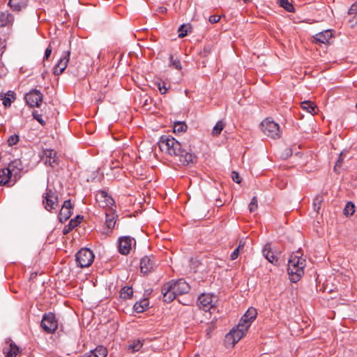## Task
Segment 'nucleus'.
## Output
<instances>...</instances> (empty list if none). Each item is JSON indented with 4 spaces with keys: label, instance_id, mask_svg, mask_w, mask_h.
I'll list each match as a JSON object with an SVG mask.
<instances>
[{
    "label": "nucleus",
    "instance_id": "nucleus-1",
    "mask_svg": "<svg viewBox=\"0 0 357 357\" xmlns=\"http://www.w3.org/2000/svg\"><path fill=\"white\" fill-rule=\"evenodd\" d=\"M158 146L162 152L178 158L183 165H189L196 162V156L183 149L181 143L170 135H162L158 142Z\"/></svg>",
    "mask_w": 357,
    "mask_h": 357
},
{
    "label": "nucleus",
    "instance_id": "nucleus-2",
    "mask_svg": "<svg viewBox=\"0 0 357 357\" xmlns=\"http://www.w3.org/2000/svg\"><path fill=\"white\" fill-rule=\"evenodd\" d=\"M306 266L305 259L303 257L301 250H298L293 252L288 261L287 271L289 280L292 282H297L304 274V268Z\"/></svg>",
    "mask_w": 357,
    "mask_h": 357
},
{
    "label": "nucleus",
    "instance_id": "nucleus-3",
    "mask_svg": "<svg viewBox=\"0 0 357 357\" xmlns=\"http://www.w3.org/2000/svg\"><path fill=\"white\" fill-rule=\"evenodd\" d=\"M218 297L213 294L203 293L198 297V305L206 312H213L216 310Z\"/></svg>",
    "mask_w": 357,
    "mask_h": 357
},
{
    "label": "nucleus",
    "instance_id": "nucleus-4",
    "mask_svg": "<svg viewBox=\"0 0 357 357\" xmlns=\"http://www.w3.org/2000/svg\"><path fill=\"white\" fill-rule=\"evenodd\" d=\"M261 127L263 132L271 138L278 139L281 136L279 125L268 118L261 122Z\"/></svg>",
    "mask_w": 357,
    "mask_h": 357
},
{
    "label": "nucleus",
    "instance_id": "nucleus-5",
    "mask_svg": "<svg viewBox=\"0 0 357 357\" xmlns=\"http://www.w3.org/2000/svg\"><path fill=\"white\" fill-rule=\"evenodd\" d=\"M76 262L81 268L90 266L94 260V255L89 248H82L76 254Z\"/></svg>",
    "mask_w": 357,
    "mask_h": 357
},
{
    "label": "nucleus",
    "instance_id": "nucleus-6",
    "mask_svg": "<svg viewBox=\"0 0 357 357\" xmlns=\"http://www.w3.org/2000/svg\"><path fill=\"white\" fill-rule=\"evenodd\" d=\"M43 203L45 208L48 211H52L58 207V195L53 190L47 188L45 192L43 195Z\"/></svg>",
    "mask_w": 357,
    "mask_h": 357
},
{
    "label": "nucleus",
    "instance_id": "nucleus-7",
    "mask_svg": "<svg viewBox=\"0 0 357 357\" xmlns=\"http://www.w3.org/2000/svg\"><path fill=\"white\" fill-rule=\"evenodd\" d=\"M248 325H243L238 323L236 328H234L227 335L226 340L227 342L231 341V344L234 346L241 339H242L246 334L248 330Z\"/></svg>",
    "mask_w": 357,
    "mask_h": 357
},
{
    "label": "nucleus",
    "instance_id": "nucleus-8",
    "mask_svg": "<svg viewBox=\"0 0 357 357\" xmlns=\"http://www.w3.org/2000/svg\"><path fill=\"white\" fill-rule=\"evenodd\" d=\"M41 327L47 333H53L57 329L58 321L52 312L45 313L43 316Z\"/></svg>",
    "mask_w": 357,
    "mask_h": 357
},
{
    "label": "nucleus",
    "instance_id": "nucleus-9",
    "mask_svg": "<svg viewBox=\"0 0 357 357\" xmlns=\"http://www.w3.org/2000/svg\"><path fill=\"white\" fill-rule=\"evenodd\" d=\"M43 99V96L39 90L33 89L25 96V100L31 107H40Z\"/></svg>",
    "mask_w": 357,
    "mask_h": 357
},
{
    "label": "nucleus",
    "instance_id": "nucleus-10",
    "mask_svg": "<svg viewBox=\"0 0 357 357\" xmlns=\"http://www.w3.org/2000/svg\"><path fill=\"white\" fill-rule=\"evenodd\" d=\"M135 240L130 236H121L119 238V251L121 254L127 255L130 253L132 244L135 245Z\"/></svg>",
    "mask_w": 357,
    "mask_h": 357
},
{
    "label": "nucleus",
    "instance_id": "nucleus-11",
    "mask_svg": "<svg viewBox=\"0 0 357 357\" xmlns=\"http://www.w3.org/2000/svg\"><path fill=\"white\" fill-rule=\"evenodd\" d=\"M42 160L46 165H49L52 167L57 166L59 163L56 152L53 149L43 150Z\"/></svg>",
    "mask_w": 357,
    "mask_h": 357
},
{
    "label": "nucleus",
    "instance_id": "nucleus-12",
    "mask_svg": "<svg viewBox=\"0 0 357 357\" xmlns=\"http://www.w3.org/2000/svg\"><path fill=\"white\" fill-rule=\"evenodd\" d=\"M96 200L102 208H109L114 204V199L105 191L100 190L96 194Z\"/></svg>",
    "mask_w": 357,
    "mask_h": 357
},
{
    "label": "nucleus",
    "instance_id": "nucleus-13",
    "mask_svg": "<svg viewBox=\"0 0 357 357\" xmlns=\"http://www.w3.org/2000/svg\"><path fill=\"white\" fill-rule=\"evenodd\" d=\"M177 296L185 294L189 292L190 285L183 279L177 281H171L169 282Z\"/></svg>",
    "mask_w": 357,
    "mask_h": 357
},
{
    "label": "nucleus",
    "instance_id": "nucleus-14",
    "mask_svg": "<svg viewBox=\"0 0 357 357\" xmlns=\"http://www.w3.org/2000/svg\"><path fill=\"white\" fill-rule=\"evenodd\" d=\"M70 54V51H66L63 53V55L54 67L53 73L54 75H59L65 70L69 61Z\"/></svg>",
    "mask_w": 357,
    "mask_h": 357
},
{
    "label": "nucleus",
    "instance_id": "nucleus-15",
    "mask_svg": "<svg viewBox=\"0 0 357 357\" xmlns=\"http://www.w3.org/2000/svg\"><path fill=\"white\" fill-rule=\"evenodd\" d=\"M73 213V205L70 199L66 200L59 213L58 218L61 222H66Z\"/></svg>",
    "mask_w": 357,
    "mask_h": 357
},
{
    "label": "nucleus",
    "instance_id": "nucleus-16",
    "mask_svg": "<svg viewBox=\"0 0 357 357\" xmlns=\"http://www.w3.org/2000/svg\"><path fill=\"white\" fill-rule=\"evenodd\" d=\"M155 266V260L153 256H145L140 261V269L144 273L152 271Z\"/></svg>",
    "mask_w": 357,
    "mask_h": 357
},
{
    "label": "nucleus",
    "instance_id": "nucleus-17",
    "mask_svg": "<svg viewBox=\"0 0 357 357\" xmlns=\"http://www.w3.org/2000/svg\"><path fill=\"white\" fill-rule=\"evenodd\" d=\"M14 172L15 166L13 163H10L8 167L0 169V185H3L8 183Z\"/></svg>",
    "mask_w": 357,
    "mask_h": 357
},
{
    "label": "nucleus",
    "instance_id": "nucleus-18",
    "mask_svg": "<svg viewBox=\"0 0 357 357\" xmlns=\"http://www.w3.org/2000/svg\"><path fill=\"white\" fill-rule=\"evenodd\" d=\"M161 292L163 296V301L166 303H170L173 301L177 296L175 291H173L172 285H170L169 282L165 284L162 286Z\"/></svg>",
    "mask_w": 357,
    "mask_h": 357
},
{
    "label": "nucleus",
    "instance_id": "nucleus-19",
    "mask_svg": "<svg viewBox=\"0 0 357 357\" xmlns=\"http://www.w3.org/2000/svg\"><path fill=\"white\" fill-rule=\"evenodd\" d=\"M257 315V312L256 309L254 307L249 308L245 314L241 317L239 323L243 325H248V327L250 328L252 322L255 319Z\"/></svg>",
    "mask_w": 357,
    "mask_h": 357
},
{
    "label": "nucleus",
    "instance_id": "nucleus-20",
    "mask_svg": "<svg viewBox=\"0 0 357 357\" xmlns=\"http://www.w3.org/2000/svg\"><path fill=\"white\" fill-rule=\"evenodd\" d=\"M14 22V17L8 11L0 13V27L11 26Z\"/></svg>",
    "mask_w": 357,
    "mask_h": 357
},
{
    "label": "nucleus",
    "instance_id": "nucleus-21",
    "mask_svg": "<svg viewBox=\"0 0 357 357\" xmlns=\"http://www.w3.org/2000/svg\"><path fill=\"white\" fill-rule=\"evenodd\" d=\"M333 35L331 30H326L321 31L314 36V42L317 43H323L326 44L329 43L330 39L332 38Z\"/></svg>",
    "mask_w": 357,
    "mask_h": 357
},
{
    "label": "nucleus",
    "instance_id": "nucleus-22",
    "mask_svg": "<svg viewBox=\"0 0 357 357\" xmlns=\"http://www.w3.org/2000/svg\"><path fill=\"white\" fill-rule=\"evenodd\" d=\"M105 225L108 229H113L116 225L117 215L112 208H108L105 211Z\"/></svg>",
    "mask_w": 357,
    "mask_h": 357
},
{
    "label": "nucleus",
    "instance_id": "nucleus-23",
    "mask_svg": "<svg viewBox=\"0 0 357 357\" xmlns=\"http://www.w3.org/2000/svg\"><path fill=\"white\" fill-rule=\"evenodd\" d=\"M16 99V95L13 91H8L6 93H0V100L5 107H9L11 103Z\"/></svg>",
    "mask_w": 357,
    "mask_h": 357
},
{
    "label": "nucleus",
    "instance_id": "nucleus-24",
    "mask_svg": "<svg viewBox=\"0 0 357 357\" xmlns=\"http://www.w3.org/2000/svg\"><path fill=\"white\" fill-rule=\"evenodd\" d=\"M263 255L265 257V258L271 264H276L278 258L277 256H275L273 253V252L271 250V245L267 243L265 245L264 249H263Z\"/></svg>",
    "mask_w": 357,
    "mask_h": 357
},
{
    "label": "nucleus",
    "instance_id": "nucleus-25",
    "mask_svg": "<svg viewBox=\"0 0 357 357\" xmlns=\"http://www.w3.org/2000/svg\"><path fill=\"white\" fill-rule=\"evenodd\" d=\"M3 352L6 357H16L19 352V348L15 344L10 342L4 347Z\"/></svg>",
    "mask_w": 357,
    "mask_h": 357
},
{
    "label": "nucleus",
    "instance_id": "nucleus-26",
    "mask_svg": "<svg viewBox=\"0 0 357 357\" xmlns=\"http://www.w3.org/2000/svg\"><path fill=\"white\" fill-rule=\"evenodd\" d=\"M27 0H9L8 6L15 11H20L26 6Z\"/></svg>",
    "mask_w": 357,
    "mask_h": 357
},
{
    "label": "nucleus",
    "instance_id": "nucleus-27",
    "mask_svg": "<svg viewBox=\"0 0 357 357\" xmlns=\"http://www.w3.org/2000/svg\"><path fill=\"white\" fill-rule=\"evenodd\" d=\"M301 107L303 110L307 111L311 114H314L317 113V106L316 105L310 100H305L301 103Z\"/></svg>",
    "mask_w": 357,
    "mask_h": 357
},
{
    "label": "nucleus",
    "instance_id": "nucleus-28",
    "mask_svg": "<svg viewBox=\"0 0 357 357\" xmlns=\"http://www.w3.org/2000/svg\"><path fill=\"white\" fill-rule=\"evenodd\" d=\"M149 301L147 299H143L139 302H137L134 306V310L137 313H141L145 311L149 307Z\"/></svg>",
    "mask_w": 357,
    "mask_h": 357
},
{
    "label": "nucleus",
    "instance_id": "nucleus-29",
    "mask_svg": "<svg viewBox=\"0 0 357 357\" xmlns=\"http://www.w3.org/2000/svg\"><path fill=\"white\" fill-rule=\"evenodd\" d=\"M82 217L77 215L75 218L72 219L68 222V225L66 226L65 228V234L73 230L74 228H75L77 226L79 225V224L81 223Z\"/></svg>",
    "mask_w": 357,
    "mask_h": 357
},
{
    "label": "nucleus",
    "instance_id": "nucleus-30",
    "mask_svg": "<svg viewBox=\"0 0 357 357\" xmlns=\"http://www.w3.org/2000/svg\"><path fill=\"white\" fill-rule=\"evenodd\" d=\"M133 290L131 287H123L120 291V297L122 299H129L132 296Z\"/></svg>",
    "mask_w": 357,
    "mask_h": 357
},
{
    "label": "nucleus",
    "instance_id": "nucleus-31",
    "mask_svg": "<svg viewBox=\"0 0 357 357\" xmlns=\"http://www.w3.org/2000/svg\"><path fill=\"white\" fill-rule=\"evenodd\" d=\"M225 126V123L222 121H218L212 130L213 136L219 135Z\"/></svg>",
    "mask_w": 357,
    "mask_h": 357
},
{
    "label": "nucleus",
    "instance_id": "nucleus-32",
    "mask_svg": "<svg viewBox=\"0 0 357 357\" xmlns=\"http://www.w3.org/2000/svg\"><path fill=\"white\" fill-rule=\"evenodd\" d=\"M279 5L288 12H294V7L288 0H278Z\"/></svg>",
    "mask_w": 357,
    "mask_h": 357
},
{
    "label": "nucleus",
    "instance_id": "nucleus-33",
    "mask_svg": "<svg viewBox=\"0 0 357 357\" xmlns=\"http://www.w3.org/2000/svg\"><path fill=\"white\" fill-rule=\"evenodd\" d=\"M323 201H324V197H323V195H321L316 196V197L314 199L313 207H314V210L317 213H319V211L321 208V204H322Z\"/></svg>",
    "mask_w": 357,
    "mask_h": 357
},
{
    "label": "nucleus",
    "instance_id": "nucleus-34",
    "mask_svg": "<svg viewBox=\"0 0 357 357\" xmlns=\"http://www.w3.org/2000/svg\"><path fill=\"white\" fill-rule=\"evenodd\" d=\"M187 125L184 122H176L174 126V132L177 133L183 132L187 130Z\"/></svg>",
    "mask_w": 357,
    "mask_h": 357
},
{
    "label": "nucleus",
    "instance_id": "nucleus-35",
    "mask_svg": "<svg viewBox=\"0 0 357 357\" xmlns=\"http://www.w3.org/2000/svg\"><path fill=\"white\" fill-rule=\"evenodd\" d=\"M143 346V342L140 340H134L128 345V349H131L132 352L138 351Z\"/></svg>",
    "mask_w": 357,
    "mask_h": 357
},
{
    "label": "nucleus",
    "instance_id": "nucleus-36",
    "mask_svg": "<svg viewBox=\"0 0 357 357\" xmlns=\"http://www.w3.org/2000/svg\"><path fill=\"white\" fill-rule=\"evenodd\" d=\"M355 212V206L351 202H348L344 209V213L346 215H352Z\"/></svg>",
    "mask_w": 357,
    "mask_h": 357
},
{
    "label": "nucleus",
    "instance_id": "nucleus-37",
    "mask_svg": "<svg viewBox=\"0 0 357 357\" xmlns=\"http://www.w3.org/2000/svg\"><path fill=\"white\" fill-rule=\"evenodd\" d=\"M93 353L97 357H106L107 356V349L103 347H98L94 350L92 351Z\"/></svg>",
    "mask_w": 357,
    "mask_h": 357
},
{
    "label": "nucleus",
    "instance_id": "nucleus-38",
    "mask_svg": "<svg viewBox=\"0 0 357 357\" xmlns=\"http://www.w3.org/2000/svg\"><path fill=\"white\" fill-rule=\"evenodd\" d=\"M170 59V66H172L173 68H176V70H181L182 66L181 64V62L177 59H174V56L172 55L169 57Z\"/></svg>",
    "mask_w": 357,
    "mask_h": 357
},
{
    "label": "nucleus",
    "instance_id": "nucleus-39",
    "mask_svg": "<svg viewBox=\"0 0 357 357\" xmlns=\"http://www.w3.org/2000/svg\"><path fill=\"white\" fill-rule=\"evenodd\" d=\"M258 208L257 204V197H253L251 199V202L249 204V211L250 213L255 212Z\"/></svg>",
    "mask_w": 357,
    "mask_h": 357
},
{
    "label": "nucleus",
    "instance_id": "nucleus-40",
    "mask_svg": "<svg viewBox=\"0 0 357 357\" xmlns=\"http://www.w3.org/2000/svg\"><path fill=\"white\" fill-rule=\"evenodd\" d=\"M344 160L343 153H341L339 155L338 160H337L335 165L334 167V171L336 172H339V169L342 167V163Z\"/></svg>",
    "mask_w": 357,
    "mask_h": 357
},
{
    "label": "nucleus",
    "instance_id": "nucleus-41",
    "mask_svg": "<svg viewBox=\"0 0 357 357\" xmlns=\"http://www.w3.org/2000/svg\"><path fill=\"white\" fill-rule=\"evenodd\" d=\"M156 84L161 94H165L167 92L168 88L166 86V84L164 82L160 81Z\"/></svg>",
    "mask_w": 357,
    "mask_h": 357
},
{
    "label": "nucleus",
    "instance_id": "nucleus-42",
    "mask_svg": "<svg viewBox=\"0 0 357 357\" xmlns=\"http://www.w3.org/2000/svg\"><path fill=\"white\" fill-rule=\"evenodd\" d=\"M7 142L10 146L15 145L19 142V136L17 135H13L8 137Z\"/></svg>",
    "mask_w": 357,
    "mask_h": 357
},
{
    "label": "nucleus",
    "instance_id": "nucleus-43",
    "mask_svg": "<svg viewBox=\"0 0 357 357\" xmlns=\"http://www.w3.org/2000/svg\"><path fill=\"white\" fill-rule=\"evenodd\" d=\"M32 115H33V119H36L42 126L45 125V121L43 119L42 115L38 114V112L37 111H33L32 112Z\"/></svg>",
    "mask_w": 357,
    "mask_h": 357
},
{
    "label": "nucleus",
    "instance_id": "nucleus-44",
    "mask_svg": "<svg viewBox=\"0 0 357 357\" xmlns=\"http://www.w3.org/2000/svg\"><path fill=\"white\" fill-rule=\"evenodd\" d=\"M178 32L179 38H182L185 37L188 33V29H187L186 26L185 24L181 25L179 27Z\"/></svg>",
    "mask_w": 357,
    "mask_h": 357
},
{
    "label": "nucleus",
    "instance_id": "nucleus-45",
    "mask_svg": "<svg viewBox=\"0 0 357 357\" xmlns=\"http://www.w3.org/2000/svg\"><path fill=\"white\" fill-rule=\"evenodd\" d=\"M349 15L356 16L357 15V3H354L348 11Z\"/></svg>",
    "mask_w": 357,
    "mask_h": 357
},
{
    "label": "nucleus",
    "instance_id": "nucleus-46",
    "mask_svg": "<svg viewBox=\"0 0 357 357\" xmlns=\"http://www.w3.org/2000/svg\"><path fill=\"white\" fill-rule=\"evenodd\" d=\"M231 178L232 180L236 183H240L241 182L239 174L235 171L231 172Z\"/></svg>",
    "mask_w": 357,
    "mask_h": 357
},
{
    "label": "nucleus",
    "instance_id": "nucleus-47",
    "mask_svg": "<svg viewBox=\"0 0 357 357\" xmlns=\"http://www.w3.org/2000/svg\"><path fill=\"white\" fill-rule=\"evenodd\" d=\"M220 20V16L219 15H211L209 17V22L212 24L217 23Z\"/></svg>",
    "mask_w": 357,
    "mask_h": 357
},
{
    "label": "nucleus",
    "instance_id": "nucleus-48",
    "mask_svg": "<svg viewBox=\"0 0 357 357\" xmlns=\"http://www.w3.org/2000/svg\"><path fill=\"white\" fill-rule=\"evenodd\" d=\"M239 252H240V251L238 250V249H236H236L233 251V252L231 254V255H230V259H231V260H234V259H236L238 257Z\"/></svg>",
    "mask_w": 357,
    "mask_h": 357
},
{
    "label": "nucleus",
    "instance_id": "nucleus-49",
    "mask_svg": "<svg viewBox=\"0 0 357 357\" xmlns=\"http://www.w3.org/2000/svg\"><path fill=\"white\" fill-rule=\"evenodd\" d=\"M51 53H52V49H51L50 47H48L45 50V55H44V59L47 60L49 59V57L50 56Z\"/></svg>",
    "mask_w": 357,
    "mask_h": 357
},
{
    "label": "nucleus",
    "instance_id": "nucleus-50",
    "mask_svg": "<svg viewBox=\"0 0 357 357\" xmlns=\"http://www.w3.org/2000/svg\"><path fill=\"white\" fill-rule=\"evenodd\" d=\"M6 49V45L2 41L1 38H0V56L3 54Z\"/></svg>",
    "mask_w": 357,
    "mask_h": 357
},
{
    "label": "nucleus",
    "instance_id": "nucleus-51",
    "mask_svg": "<svg viewBox=\"0 0 357 357\" xmlns=\"http://www.w3.org/2000/svg\"><path fill=\"white\" fill-rule=\"evenodd\" d=\"M245 245V241L244 240H241L239 241L238 245L236 248V249H238V250L241 251V250H242L244 248Z\"/></svg>",
    "mask_w": 357,
    "mask_h": 357
},
{
    "label": "nucleus",
    "instance_id": "nucleus-52",
    "mask_svg": "<svg viewBox=\"0 0 357 357\" xmlns=\"http://www.w3.org/2000/svg\"><path fill=\"white\" fill-rule=\"evenodd\" d=\"M86 357H97L95 356V354L93 353L92 351H91L86 356Z\"/></svg>",
    "mask_w": 357,
    "mask_h": 357
},
{
    "label": "nucleus",
    "instance_id": "nucleus-53",
    "mask_svg": "<svg viewBox=\"0 0 357 357\" xmlns=\"http://www.w3.org/2000/svg\"><path fill=\"white\" fill-rule=\"evenodd\" d=\"M166 10H167V9L165 8H164V7L160 8V12H161V13H164Z\"/></svg>",
    "mask_w": 357,
    "mask_h": 357
},
{
    "label": "nucleus",
    "instance_id": "nucleus-54",
    "mask_svg": "<svg viewBox=\"0 0 357 357\" xmlns=\"http://www.w3.org/2000/svg\"><path fill=\"white\" fill-rule=\"evenodd\" d=\"M352 21H354L355 23L357 24V15L353 17Z\"/></svg>",
    "mask_w": 357,
    "mask_h": 357
},
{
    "label": "nucleus",
    "instance_id": "nucleus-55",
    "mask_svg": "<svg viewBox=\"0 0 357 357\" xmlns=\"http://www.w3.org/2000/svg\"><path fill=\"white\" fill-rule=\"evenodd\" d=\"M2 66H3V63H2L1 60L0 59V68H1Z\"/></svg>",
    "mask_w": 357,
    "mask_h": 357
},
{
    "label": "nucleus",
    "instance_id": "nucleus-56",
    "mask_svg": "<svg viewBox=\"0 0 357 357\" xmlns=\"http://www.w3.org/2000/svg\"><path fill=\"white\" fill-rule=\"evenodd\" d=\"M356 108H357V102H356Z\"/></svg>",
    "mask_w": 357,
    "mask_h": 357
},
{
    "label": "nucleus",
    "instance_id": "nucleus-57",
    "mask_svg": "<svg viewBox=\"0 0 357 357\" xmlns=\"http://www.w3.org/2000/svg\"><path fill=\"white\" fill-rule=\"evenodd\" d=\"M194 357H199V356H194Z\"/></svg>",
    "mask_w": 357,
    "mask_h": 357
}]
</instances>
